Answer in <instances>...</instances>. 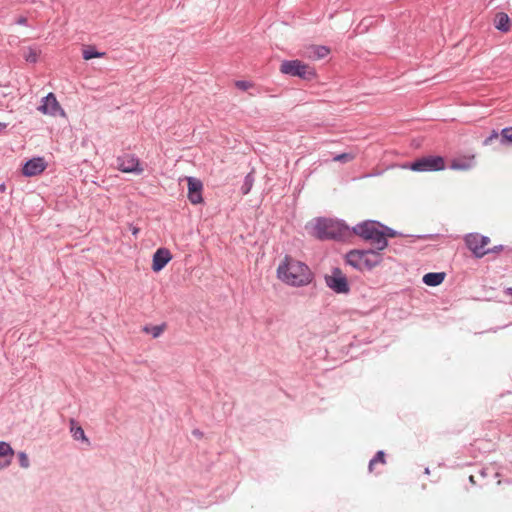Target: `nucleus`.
<instances>
[{"label":"nucleus","mask_w":512,"mask_h":512,"mask_svg":"<svg viewBox=\"0 0 512 512\" xmlns=\"http://www.w3.org/2000/svg\"><path fill=\"white\" fill-rule=\"evenodd\" d=\"M501 138V132L498 133L497 131L493 130L492 133L490 134V136H488L485 140H484V145H488L490 144L494 139H499L500 140Z\"/></svg>","instance_id":"2f4dec72"},{"label":"nucleus","mask_w":512,"mask_h":512,"mask_svg":"<svg viewBox=\"0 0 512 512\" xmlns=\"http://www.w3.org/2000/svg\"><path fill=\"white\" fill-rule=\"evenodd\" d=\"M23 57L28 63H36L38 61L39 52L36 49L29 47L27 52L23 54Z\"/></svg>","instance_id":"a878e982"},{"label":"nucleus","mask_w":512,"mask_h":512,"mask_svg":"<svg viewBox=\"0 0 512 512\" xmlns=\"http://www.w3.org/2000/svg\"><path fill=\"white\" fill-rule=\"evenodd\" d=\"M47 168V162L43 157H33L24 162L21 173L25 177L40 175Z\"/></svg>","instance_id":"9d476101"},{"label":"nucleus","mask_w":512,"mask_h":512,"mask_svg":"<svg viewBox=\"0 0 512 512\" xmlns=\"http://www.w3.org/2000/svg\"><path fill=\"white\" fill-rule=\"evenodd\" d=\"M15 24L27 26L28 25V19L25 16H20L15 20Z\"/></svg>","instance_id":"f704fd0d"},{"label":"nucleus","mask_w":512,"mask_h":512,"mask_svg":"<svg viewBox=\"0 0 512 512\" xmlns=\"http://www.w3.org/2000/svg\"><path fill=\"white\" fill-rule=\"evenodd\" d=\"M70 432L75 440H81L89 443L83 428L78 426L76 420L74 419H70Z\"/></svg>","instance_id":"6ab92c4d"},{"label":"nucleus","mask_w":512,"mask_h":512,"mask_svg":"<svg viewBox=\"0 0 512 512\" xmlns=\"http://www.w3.org/2000/svg\"><path fill=\"white\" fill-rule=\"evenodd\" d=\"M279 70L284 75L297 77L304 81H313L317 78L315 68L298 59L283 60Z\"/></svg>","instance_id":"39448f33"},{"label":"nucleus","mask_w":512,"mask_h":512,"mask_svg":"<svg viewBox=\"0 0 512 512\" xmlns=\"http://www.w3.org/2000/svg\"><path fill=\"white\" fill-rule=\"evenodd\" d=\"M254 180H255L254 171L249 172L245 176L243 184L240 188V191L243 195H247L251 191V189L253 187Z\"/></svg>","instance_id":"412c9836"},{"label":"nucleus","mask_w":512,"mask_h":512,"mask_svg":"<svg viewBox=\"0 0 512 512\" xmlns=\"http://www.w3.org/2000/svg\"><path fill=\"white\" fill-rule=\"evenodd\" d=\"M500 143L502 145H511L512 144V127H506L501 130Z\"/></svg>","instance_id":"b1692460"},{"label":"nucleus","mask_w":512,"mask_h":512,"mask_svg":"<svg viewBox=\"0 0 512 512\" xmlns=\"http://www.w3.org/2000/svg\"><path fill=\"white\" fill-rule=\"evenodd\" d=\"M330 53V49L324 45H317L313 47L314 57L317 59L325 58Z\"/></svg>","instance_id":"393cba45"},{"label":"nucleus","mask_w":512,"mask_h":512,"mask_svg":"<svg viewBox=\"0 0 512 512\" xmlns=\"http://www.w3.org/2000/svg\"><path fill=\"white\" fill-rule=\"evenodd\" d=\"M344 262L363 273L370 272L383 262L381 250L375 248L351 249L344 255Z\"/></svg>","instance_id":"7ed1b4c3"},{"label":"nucleus","mask_w":512,"mask_h":512,"mask_svg":"<svg viewBox=\"0 0 512 512\" xmlns=\"http://www.w3.org/2000/svg\"><path fill=\"white\" fill-rule=\"evenodd\" d=\"M474 164V156L455 158L450 162L449 168L451 170L467 171L473 168Z\"/></svg>","instance_id":"dca6fc26"},{"label":"nucleus","mask_w":512,"mask_h":512,"mask_svg":"<svg viewBox=\"0 0 512 512\" xmlns=\"http://www.w3.org/2000/svg\"><path fill=\"white\" fill-rule=\"evenodd\" d=\"M415 172H437L446 169V160L441 155H426L414 159L404 165Z\"/></svg>","instance_id":"423d86ee"},{"label":"nucleus","mask_w":512,"mask_h":512,"mask_svg":"<svg viewBox=\"0 0 512 512\" xmlns=\"http://www.w3.org/2000/svg\"><path fill=\"white\" fill-rule=\"evenodd\" d=\"M354 156L351 153H341L336 155L333 160L341 163H347L353 160Z\"/></svg>","instance_id":"c85d7f7f"},{"label":"nucleus","mask_w":512,"mask_h":512,"mask_svg":"<svg viewBox=\"0 0 512 512\" xmlns=\"http://www.w3.org/2000/svg\"><path fill=\"white\" fill-rule=\"evenodd\" d=\"M277 277L289 286L303 287L309 285L315 276L306 263L285 255L277 268Z\"/></svg>","instance_id":"f257e3e1"},{"label":"nucleus","mask_w":512,"mask_h":512,"mask_svg":"<svg viewBox=\"0 0 512 512\" xmlns=\"http://www.w3.org/2000/svg\"><path fill=\"white\" fill-rule=\"evenodd\" d=\"M117 167L121 172L139 175L143 172L140 159L135 154H124L117 157Z\"/></svg>","instance_id":"1a4fd4ad"},{"label":"nucleus","mask_w":512,"mask_h":512,"mask_svg":"<svg viewBox=\"0 0 512 512\" xmlns=\"http://www.w3.org/2000/svg\"><path fill=\"white\" fill-rule=\"evenodd\" d=\"M500 252H506V253H512V248L509 247V246H504V245H496L492 248H487L485 250V255L487 254H498Z\"/></svg>","instance_id":"bb28decb"},{"label":"nucleus","mask_w":512,"mask_h":512,"mask_svg":"<svg viewBox=\"0 0 512 512\" xmlns=\"http://www.w3.org/2000/svg\"><path fill=\"white\" fill-rule=\"evenodd\" d=\"M7 127V123L0 122V131Z\"/></svg>","instance_id":"79ce46f5"},{"label":"nucleus","mask_w":512,"mask_h":512,"mask_svg":"<svg viewBox=\"0 0 512 512\" xmlns=\"http://www.w3.org/2000/svg\"><path fill=\"white\" fill-rule=\"evenodd\" d=\"M167 324L165 322L160 325H145L142 331L146 334H150L153 338H158L166 329Z\"/></svg>","instance_id":"aec40b11"},{"label":"nucleus","mask_w":512,"mask_h":512,"mask_svg":"<svg viewBox=\"0 0 512 512\" xmlns=\"http://www.w3.org/2000/svg\"><path fill=\"white\" fill-rule=\"evenodd\" d=\"M469 482H470L471 484H473V485H476V484H477V482H476V480H475V476H474V475H470V476H469Z\"/></svg>","instance_id":"58836bf2"},{"label":"nucleus","mask_w":512,"mask_h":512,"mask_svg":"<svg viewBox=\"0 0 512 512\" xmlns=\"http://www.w3.org/2000/svg\"><path fill=\"white\" fill-rule=\"evenodd\" d=\"M464 243L476 259H480L485 256V250H481L477 232H472L465 235Z\"/></svg>","instance_id":"4468645a"},{"label":"nucleus","mask_w":512,"mask_h":512,"mask_svg":"<svg viewBox=\"0 0 512 512\" xmlns=\"http://www.w3.org/2000/svg\"><path fill=\"white\" fill-rule=\"evenodd\" d=\"M235 85L238 89L243 90V91H246L250 87H252V83L249 81H245V80H238V81H236Z\"/></svg>","instance_id":"7c9ffc66"},{"label":"nucleus","mask_w":512,"mask_h":512,"mask_svg":"<svg viewBox=\"0 0 512 512\" xmlns=\"http://www.w3.org/2000/svg\"><path fill=\"white\" fill-rule=\"evenodd\" d=\"M380 226L381 222L378 220L367 219L361 221L353 227H350L351 237L357 236L362 241L370 243L372 248L381 250V241L383 238Z\"/></svg>","instance_id":"20e7f679"},{"label":"nucleus","mask_w":512,"mask_h":512,"mask_svg":"<svg viewBox=\"0 0 512 512\" xmlns=\"http://www.w3.org/2000/svg\"><path fill=\"white\" fill-rule=\"evenodd\" d=\"M193 435H195L197 437H201L203 435V433L200 430L195 429V430H193Z\"/></svg>","instance_id":"4c0bfd02"},{"label":"nucleus","mask_w":512,"mask_h":512,"mask_svg":"<svg viewBox=\"0 0 512 512\" xmlns=\"http://www.w3.org/2000/svg\"><path fill=\"white\" fill-rule=\"evenodd\" d=\"M6 191V185L5 183H0V192H5Z\"/></svg>","instance_id":"ea45409f"},{"label":"nucleus","mask_w":512,"mask_h":512,"mask_svg":"<svg viewBox=\"0 0 512 512\" xmlns=\"http://www.w3.org/2000/svg\"><path fill=\"white\" fill-rule=\"evenodd\" d=\"M326 286L336 294H349L351 286L341 268L332 267L331 274L324 275Z\"/></svg>","instance_id":"0eeeda50"},{"label":"nucleus","mask_w":512,"mask_h":512,"mask_svg":"<svg viewBox=\"0 0 512 512\" xmlns=\"http://www.w3.org/2000/svg\"><path fill=\"white\" fill-rule=\"evenodd\" d=\"M105 55L104 52L98 51L95 47L89 46L83 50L82 57L84 60H90L93 58H101Z\"/></svg>","instance_id":"4be33fe9"},{"label":"nucleus","mask_w":512,"mask_h":512,"mask_svg":"<svg viewBox=\"0 0 512 512\" xmlns=\"http://www.w3.org/2000/svg\"><path fill=\"white\" fill-rule=\"evenodd\" d=\"M381 234H382V241H381V251L387 249L389 247V238H395V237H407L410 238L408 240V243L414 242L416 239L421 240H428V239H434L437 237V234H421V235H404L403 233L385 225L381 222Z\"/></svg>","instance_id":"6e6552de"},{"label":"nucleus","mask_w":512,"mask_h":512,"mask_svg":"<svg viewBox=\"0 0 512 512\" xmlns=\"http://www.w3.org/2000/svg\"><path fill=\"white\" fill-rule=\"evenodd\" d=\"M505 293L509 296H512V287L506 288Z\"/></svg>","instance_id":"a19ab883"},{"label":"nucleus","mask_w":512,"mask_h":512,"mask_svg":"<svg viewBox=\"0 0 512 512\" xmlns=\"http://www.w3.org/2000/svg\"><path fill=\"white\" fill-rule=\"evenodd\" d=\"M425 473H426V474H429V473H430L429 468H426V469H425Z\"/></svg>","instance_id":"37998d69"},{"label":"nucleus","mask_w":512,"mask_h":512,"mask_svg":"<svg viewBox=\"0 0 512 512\" xmlns=\"http://www.w3.org/2000/svg\"><path fill=\"white\" fill-rule=\"evenodd\" d=\"M313 235L321 241L345 242L351 238L350 227L342 219L316 218Z\"/></svg>","instance_id":"f03ea898"},{"label":"nucleus","mask_w":512,"mask_h":512,"mask_svg":"<svg viewBox=\"0 0 512 512\" xmlns=\"http://www.w3.org/2000/svg\"><path fill=\"white\" fill-rule=\"evenodd\" d=\"M404 244H398L397 242H394L392 244L389 243V247L391 250H393L395 253H400L402 250L401 248L404 247Z\"/></svg>","instance_id":"72a5a7b5"},{"label":"nucleus","mask_w":512,"mask_h":512,"mask_svg":"<svg viewBox=\"0 0 512 512\" xmlns=\"http://www.w3.org/2000/svg\"><path fill=\"white\" fill-rule=\"evenodd\" d=\"M38 110L43 114H48L52 116H56L57 114L64 115V110L60 106L59 102L56 99V96L50 92L41 100V105L38 107Z\"/></svg>","instance_id":"f8f14e48"},{"label":"nucleus","mask_w":512,"mask_h":512,"mask_svg":"<svg viewBox=\"0 0 512 512\" xmlns=\"http://www.w3.org/2000/svg\"><path fill=\"white\" fill-rule=\"evenodd\" d=\"M494 25H495V28L502 33H507L508 31H510L511 20H510L508 14L505 12H498L495 15Z\"/></svg>","instance_id":"f3484780"},{"label":"nucleus","mask_w":512,"mask_h":512,"mask_svg":"<svg viewBox=\"0 0 512 512\" xmlns=\"http://www.w3.org/2000/svg\"><path fill=\"white\" fill-rule=\"evenodd\" d=\"M373 19L372 17L363 18L358 26L361 29V32L367 31L369 26L372 25Z\"/></svg>","instance_id":"c756f323"},{"label":"nucleus","mask_w":512,"mask_h":512,"mask_svg":"<svg viewBox=\"0 0 512 512\" xmlns=\"http://www.w3.org/2000/svg\"><path fill=\"white\" fill-rule=\"evenodd\" d=\"M478 474H479V476H480L481 478L486 477V475H487V469H485V468L480 469V470H479V472H478Z\"/></svg>","instance_id":"e433bc0d"},{"label":"nucleus","mask_w":512,"mask_h":512,"mask_svg":"<svg viewBox=\"0 0 512 512\" xmlns=\"http://www.w3.org/2000/svg\"><path fill=\"white\" fill-rule=\"evenodd\" d=\"M385 457H386V454L383 450L377 451L376 454L374 455V457L369 461V465H368L369 472L373 471L374 465L376 463L385 464L386 463Z\"/></svg>","instance_id":"5701e85b"},{"label":"nucleus","mask_w":512,"mask_h":512,"mask_svg":"<svg viewBox=\"0 0 512 512\" xmlns=\"http://www.w3.org/2000/svg\"><path fill=\"white\" fill-rule=\"evenodd\" d=\"M17 456H18V460H19V465L22 468H28L30 466V461H29V458H28V455L26 454V452L20 451V452H18Z\"/></svg>","instance_id":"cd10ccee"},{"label":"nucleus","mask_w":512,"mask_h":512,"mask_svg":"<svg viewBox=\"0 0 512 512\" xmlns=\"http://www.w3.org/2000/svg\"><path fill=\"white\" fill-rule=\"evenodd\" d=\"M445 277V272H429L423 276L422 281L427 286L436 287L443 283Z\"/></svg>","instance_id":"a211bd4d"},{"label":"nucleus","mask_w":512,"mask_h":512,"mask_svg":"<svg viewBox=\"0 0 512 512\" xmlns=\"http://www.w3.org/2000/svg\"><path fill=\"white\" fill-rule=\"evenodd\" d=\"M130 230L133 236L137 237L138 233L140 232V229L136 226L130 225Z\"/></svg>","instance_id":"c9c22d12"},{"label":"nucleus","mask_w":512,"mask_h":512,"mask_svg":"<svg viewBox=\"0 0 512 512\" xmlns=\"http://www.w3.org/2000/svg\"><path fill=\"white\" fill-rule=\"evenodd\" d=\"M187 186L188 193L187 198L191 204L197 205L204 202L202 192H203V183L200 179L196 177H187Z\"/></svg>","instance_id":"9b49d317"},{"label":"nucleus","mask_w":512,"mask_h":512,"mask_svg":"<svg viewBox=\"0 0 512 512\" xmlns=\"http://www.w3.org/2000/svg\"><path fill=\"white\" fill-rule=\"evenodd\" d=\"M172 254L165 247L158 248L152 257L151 269L153 272H160L171 261Z\"/></svg>","instance_id":"ddd939ff"},{"label":"nucleus","mask_w":512,"mask_h":512,"mask_svg":"<svg viewBox=\"0 0 512 512\" xmlns=\"http://www.w3.org/2000/svg\"><path fill=\"white\" fill-rule=\"evenodd\" d=\"M478 239H479V244L481 245V250H486L485 246L490 243V238L488 236L478 233Z\"/></svg>","instance_id":"473e14b6"},{"label":"nucleus","mask_w":512,"mask_h":512,"mask_svg":"<svg viewBox=\"0 0 512 512\" xmlns=\"http://www.w3.org/2000/svg\"><path fill=\"white\" fill-rule=\"evenodd\" d=\"M13 455L14 450L11 445L5 441H0V469L11 464Z\"/></svg>","instance_id":"2eb2a0df"}]
</instances>
